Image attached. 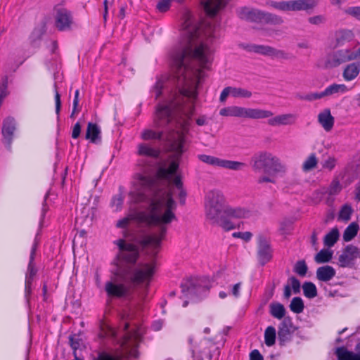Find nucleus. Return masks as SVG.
Segmentation results:
<instances>
[{
  "mask_svg": "<svg viewBox=\"0 0 360 360\" xmlns=\"http://www.w3.org/2000/svg\"><path fill=\"white\" fill-rule=\"evenodd\" d=\"M182 41L170 54L171 68L176 79L177 90L171 96L167 103H159L156 107L154 127L168 128L162 130L145 129L141 133L144 141L158 140L167 142L174 153V160L169 165L160 167L157 176L167 181L179 167V160L184 152L185 137L183 132L176 131L174 134H166L172 129L175 112L189 116L193 111L198 97V88L205 77L203 69H209L213 60V51L209 46L218 36L219 23L212 18L198 24L192 13L186 11L183 15Z\"/></svg>",
  "mask_w": 360,
  "mask_h": 360,
  "instance_id": "obj_1",
  "label": "nucleus"
},
{
  "mask_svg": "<svg viewBox=\"0 0 360 360\" xmlns=\"http://www.w3.org/2000/svg\"><path fill=\"white\" fill-rule=\"evenodd\" d=\"M176 203L169 192L155 193L146 210L139 212L134 219L148 226H158L156 233L137 237L135 241L143 248H148L150 255L155 257L158 254L162 240L165 238L167 225L176 219L174 211Z\"/></svg>",
  "mask_w": 360,
  "mask_h": 360,
  "instance_id": "obj_2",
  "label": "nucleus"
},
{
  "mask_svg": "<svg viewBox=\"0 0 360 360\" xmlns=\"http://www.w3.org/2000/svg\"><path fill=\"white\" fill-rule=\"evenodd\" d=\"M114 243L119 248V252L112 262L115 266L112 274L120 280H125L139 257V250L136 245L124 239H118Z\"/></svg>",
  "mask_w": 360,
  "mask_h": 360,
  "instance_id": "obj_3",
  "label": "nucleus"
},
{
  "mask_svg": "<svg viewBox=\"0 0 360 360\" xmlns=\"http://www.w3.org/2000/svg\"><path fill=\"white\" fill-rule=\"evenodd\" d=\"M225 198L219 191H210L205 196V207L207 219L218 224L224 231L236 229L235 224L222 212Z\"/></svg>",
  "mask_w": 360,
  "mask_h": 360,
  "instance_id": "obj_4",
  "label": "nucleus"
},
{
  "mask_svg": "<svg viewBox=\"0 0 360 360\" xmlns=\"http://www.w3.org/2000/svg\"><path fill=\"white\" fill-rule=\"evenodd\" d=\"M252 166L255 172H264L268 176H263L258 179L259 184L275 183L274 176L285 172V166L281 163L280 159L268 152H260L252 158Z\"/></svg>",
  "mask_w": 360,
  "mask_h": 360,
  "instance_id": "obj_5",
  "label": "nucleus"
},
{
  "mask_svg": "<svg viewBox=\"0 0 360 360\" xmlns=\"http://www.w3.org/2000/svg\"><path fill=\"white\" fill-rule=\"evenodd\" d=\"M154 188L155 181L152 176V167L147 164L140 167L134 174L129 196L134 202H144L148 195L154 192Z\"/></svg>",
  "mask_w": 360,
  "mask_h": 360,
  "instance_id": "obj_6",
  "label": "nucleus"
},
{
  "mask_svg": "<svg viewBox=\"0 0 360 360\" xmlns=\"http://www.w3.org/2000/svg\"><path fill=\"white\" fill-rule=\"evenodd\" d=\"M156 262L153 258L150 262H140L130 269L127 278L133 285H143L146 287L150 285L153 277L155 273Z\"/></svg>",
  "mask_w": 360,
  "mask_h": 360,
  "instance_id": "obj_7",
  "label": "nucleus"
},
{
  "mask_svg": "<svg viewBox=\"0 0 360 360\" xmlns=\"http://www.w3.org/2000/svg\"><path fill=\"white\" fill-rule=\"evenodd\" d=\"M219 115L224 117H237L250 119H264L273 115L269 110L259 108H248L240 106H229L221 108Z\"/></svg>",
  "mask_w": 360,
  "mask_h": 360,
  "instance_id": "obj_8",
  "label": "nucleus"
},
{
  "mask_svg": "<svg viewBox=\"0 0 360 360\" xmlns=\"http://www.w3.org/2000/svg\"><path fill=\"white\" fill-rule=\"evenodd\" d=\"M318 0H291L287 1H272L271 6L283 11H308L314 8Z\"/></svg>",
  "mask_w": 360,
  "mask_h": 360,
  "instance_id": "obj_9",
  "label": "nucleus"
},
{
  "mask_svg": "<svg viewBox=\"0 0 360 360\" xmlns=\"http://www.w3.org/2000/svg\"><path fill=\"white\" fill-rule=\"evenodd\" d=\"M349 89L344 84H332L328 86L323 91L311 93L303 96H297L300 100L312 101L328 96H338L349 91Z\"/></svg>",
  "mask_w": 360,
  "mask_h": 360,
  "instance_id": "obj_10",
  "label": "nucleus"
},
{
  "mask_svg": "<svg viewBox=\"0 0 360 360\" xmlns=\"http://www.w3.org/2000/svg\"><path fill=\"white\" fill-rule=\"evenodd\" d=\"M198 159L207 165L234 171L242 170L246 167V164L242 162L223 160L205 154L199 155Z\"/></svg>",
  "mask_w": 360,
  "mask_h": 360,
  "instance_id": "obj_11",
  "label": "nucleus"
},
{
  "mask_svg": "<svg viewBox=\"0 0 360 360\" xmlns=\"http://www.w3.org/2000/svg\"><path fill=\"white\" fill-rule=\"evenodd\" d=\"M55 13V25L59 31L70 29L73 22L71 12L62 5H56L53 8Z\"/></svg>",
  "mask_w": 360,
  "mask_h": 360,
  "instance_id": "obj_12",
  "label": "nucleus"
},
{
  "mask_svg": "<svg viewBox=\"0 0 360 360\" xmlns=\"http://www.w3.org/2000/svg\"><path fill=\"white\" fill-rule=\"evenodd\" d=\"M357 258H360V249L353 245H348L339 256L338 264L342 268H353Z\"/></svg>",
  "mask_w": 360,
  "mask_h": 360,
  "instance_id": "obj_13",
  "label": "nucleus"
},
{
  "mask_svg": "<svg viewBox=\"0 0 360 360\" xmlns=\"http://www.w3.org/2000/svg\"><path fill=\"white\" fill-rule=\"evenodd\" d=\"M353 60H355V56L353 54L352 50H339L328 55L325 62V66L330 68H335Z\"/></svg>",
  "mask_w": 360,
  "mask_h": 360,
  "instance_id": "obj_14",
  "label": "nucleus"
},
{
  "mask_svg": "<svg viewBox=\"0 0 360 360\" xmlns=\"http://www.w3.org/2000/svg\"><path fill=\"white\" fill-rule=\"evenodd\" d=\"M296 330L292 319L289 316L284 318L278 328V340L281 346H284L291 341L292 335Z\"/></svg>",
  "mask_w": 360,
  "mask_h": 360,
  "instance_id": "obj_15",
  "label": "nucleus"
},
{
  "mask_svg": "<svg viewBox=\"0 0 360 360\" xmlns=\"http://www.w3.org/2000/svg\"><path fill=\"white\" fill-rule=\"evenodd\" d=\"M273 257V250L268 240L264 236H258L257 258L259 264L264 266L269 262Z\"/></svg>",
  "mask_w": 360,
  "mask_h": 360,
  "instance_id": "obj_16",
  "label": "nucleus"
},
{
  "mask_svg": "<svg viewBox=\"0 0 360 360\" xmlns=\"http://www.w3.org/2000/svg\"><path fill=\"white\" fill-rule=\"evenodd\" d=\"M37 246V242H34V244L32 245L30 255V261H29V264H28V266H27V273L26 277H25V295H26V296H28L31 292V285H32V280L37 273V270L35 269L34 264Z\"/></svg>",
  "mask_w": 360,
  "mask_h": 360,
  "instance_id": "obj_17",
  "label": "nucleus"
},
{
  "mask_svg": "<svg viewBox=\"0 0 360 360\" xmlns=\"http://www.w3.org/2000/svg\"><path fill=\"white\" fill-rule=\"evenodd\" d=\"M105 290L109 297L121 298L129 294V288L124 283L107 281L105 284Z\"/></svg>",
  "mask_w": 360,
  "mask_h": 360,
  "instance_id": "obj_18",
  "label": "nucleus"
},
{
  "mask_svg": "<svg viewBox=\"0 0 360 360\" xmlns=\"http://www.w3.org/2000/svg\"><path fill=\"white\" fill-rule=\"evenodd\" d=\"M237 14L242 20L255 22H262L264 17L263 12L248 7L240 8L237 11Z\"/></svg>",
  "mask_w": 360,
  "mask_h": 360,
  "instance_id": "obj_19",
  "label": "nucleus"
},
{
  "mask_svg": "<svg viewBox=\"0 0 360 360\" xmlns=\"http://www.w3.org/2000/svg\"><path fill=\"white\" fill-rule=\"evenodd\" d=\"M229 0H205L202 1L207 17L214 18L217 12L223 8Z\"/></svg>",
  "mask_w": 360,
  "mask_h": 360,
  "instance_id": "obj_20",
  "label": "nucleus"
},
{
  "mask_svg": "<svg viewBox=\"0 0 360 360\" xmlns=\"http://www.w3.org/2000/svg\"><path fill=\"white\" fill-rule=\"evenodd\" d=\"M16 128L15 121L13 117H6L3 122L2 135L7 144L12 142L14 131Z\"/></svg>",
  "mask_w": 360,
  "mask_h": 360,
  "instance_id": "obj_21",
  "label": "nucleus"
},
{
  "mask_svg": "<svg viewBox=\"0 0 360 360\" xmlns=\"http://www.w3.org/2000/svg\"><path fill=\"white\" fill-rule=\"evenodd\" d=\"M223 210L224 214L231 219H246L250 216V211L241 207L226 206Z\"/></svg>",
  "mask_w": 360,
  "mask_h": 360,
  "instance_id": "obj_22",
  "label": "nucleus"
},
{
  "mask_svg": "<svg viewBox=\"0 0 360 360\" xmlns=\"http://www.w3.org/2000/svg\"><path fill=\"white\" fill-rule=\"evenodd\" d=\"M356 353L347 350L345 347H339L336 350L338 360H360V340L355 347Z\"/></svg>",
  "mask_w": 360,
  "mask_h": 360,
  "instance_id": "obj_23",
  "label": "nucleus"
},
{
  "mask_svg": "<svg viewBox=\"0 0 360 360\" xmlns=\"http://www.w3.org/2000/svg\"><path fill=\"white\" fill-rule=\"evenodd\" d=\"M318 122L326 131H330L333 129L335 119L332 116L329 108H326L319 112Z\"/></svg>",
  "mask_w": 360,
  "mask_h": 360,
  "instance_id": "obj_24",
  "label": "nucleus"
},
{
  "mask_svg": "<svg viewBox=\"0 0 360 360\" xmlns=\"http://www.w3.org/2000/svg\"><path fill=\"white\" fill-rule=\"evenodd\" d=\"M335 274L336 271L333 266L326 265L317 269L316 278L320 281L328 282L335 276Z\"/></svg>",
  "mask_w": 360,
  "mask_h": 360,
  "instance_id": "obj_25",
  "label": "nucleus"
},
{
  "mask_svg": "<svg viewBox=\"0 0 360 360\" xmlns=\"http://www.w3.org/2000/svg\"><path fill=\"white\" fill-rule=\"evenodd\" d=\"M360 72V63H352L347 65L343 71V78L345 81L354 79Z\"/></svg>",
  "mask_w": 360,
  "mask_h": 360,
  "instance_id": "obj_26",
  "label": "nucleus"
},
{
  "mask_svg": "<svg viewBox=\"0 0 360 360\" xmlns=\"http://www.w3.org/2000/svg\"><path fill=\"white\" fill-rule=\"evenodd\" d=\"M295 120V116L292 114H284L276 116L268 120V124L271 126L287 125L292 124Z\"/></svg>",
  "mask_w": 360,
  "mask_h": 360,
  "instance_id": "obj_27",
  "label": "nucleus"
},
{
  "mask_svg": "<svg viewBox=\"0 0 360 360\" xmlns=\"http://www.w3.org/2000/svg\"><path fill=\"white\" fill-rule=\"evenodd\" d=\"M245 49L249 52L268 56H270L271 51H273V47L266 45L248 44L245 46Z\"/></svg>",
  "mask_w": 360,
  "mask_h": 360,
  "instance_id": "obj_28",
  "label": "nucleus"
},
{
  "mask_svg": "<svg viewBox=\"0 0 360 360\" xmlns=\"http://www.w3.org/2000/svg\"><path fill=\"white\" fill-rule=\"evenodd\" d=\"M138 154L143 156L157 158L160 152L148 143H140L138 145Z\"/></svg>",
  "mask_w": 360,
  "mask_h": 360,
  "instance_id": "obj_29",
  "label": "nucleus"
},
{
  "mask_svg": "<svg viewBox=\"0 0 360 360\" xmlns=\"http://www.w3.org/2000/svg\"><path fill=\"white\" fill-rule=\"evenodd\" d=\"M124 200V191L122 186L119 187V193L115 195L111 200L110 205L113 208L114 211H120L122 208V205Z\"/></svg>",
  "mask_w": 360,
  "mask_h": 360,
  "instance_id": "obj_30",
  "label": "nucleus"
},
{
  "mask_svg": "<svg viewBox=\"0 0 360 360\" xmlns=\"http://www.w3.org/2000/svg\"><path fill=\"white\" fill-rule=\"evenodd\" d=\"M101 131L98 125L95 123L89 122L86 128L85 138L92 143H95L99 138Z\"/></svg>",
  "mask_w": 360,
  "mask_h": 360,
  "instance_id": "obj_31",
  "label": "nucleus"
},
{
  "mask_svg": "<svg viewBox=\"0 0 360 360\" xmlns=\"http://www.w3.org/2000/svg\"><path fill=\"white\" fill-rule=\"evenodd\" d=\"M269 312L270 314L277 319H283L285 314V309L284 306L279 302H273L269 305Z\"/></svg>",
  "mask_w": 360,
  "mask_h": 360,
  "instance_id": "obj_32",
  "label": "nucleus"
},
{
  "mask_svg": "<svg viewBox=\"0 0 360 360\" xmlns=\"http://www.w3.org/2000/svg\"><path fill=\"white\" fill-rule=\"evenodd\" d=\"M340 237L339 230L337 227L333 228L324 237L323 243L328 248L333 247Z\"/></svg>",
  "mask_w": 360,
  "mask_h": 360,
  "instance_id": "obj_33",
  "label": "nucleus"
},
{
  "mask_svg": "<svg viewBox=\"0 0 360 360\" xmlns=\"http://www.w3.org/2000/svg\"><path fill=\"white\" fill-rule=\"evenodd\" d=\"M353 38L354 33L349 30H340L335 33V39L339 45H342L345 42L350 41Z\"/></svg>",
  "mask_w": 360,
  "mask_h": 360,
  "instance_id": "obj_34",
  "label": "nucleus"
},
{
  "mask_svg": "<svg viewBox=\"0 0 360 360\" xmlns=\"http://www.w3.org/2000/svg\"><path fill=\"white\" fill-rule=\"evenodd\" d=\"M359 226L357 223H351L345 230L343 239L346 242L352 240L358 233Z\"/></svg>",
  "mask_w": 360,
  "mask_h": 360,
  "instance_id": "obj_35",
  "label": "nucleus"
},
{
  "mask_svg": "<svg viewBox=\"0 0 360 360\" xmlns=\"http://www.w3.org/2000/svg\"><path fill=\"white\" fill-rule=\"evenodd\" d=\"M302 290L304 295L309 299L314 298L318 294L316 286L311 281H305L302 284Z\"/></svg>",
  "mask_w": 360,
  "mask_h": 360,
  "instance_id": "obj_36",
  "label": "nucleus"
},
{
  "mask_svg": "<svg viewBox=\"0 0 360 360\" xmlns=\"http://www.w3.org/2000/svg\"><path fill=\"white\" fill-rule=\"evenodd\" d=\"M276 331L274 326H268L264 331V342L266 346L271 347L276 342Z\"/></svg>",
  "mask_w": 360,
  "mask_h": 360,
  "instance_id": "obj_37",
  "label": "nucleus"
},
{
  "mask_svg": "<svg viewBox=\"0 0 360 360\" xmlns=\"http://www.w3.org/2000/svg\"><path fill=\"white\" fill-rule=\"evenodd\" d=\"M353 210L350 205L345 204L342 205L340 210L338 219V221H348L351 219V216L352 214Z\"/></svg>",
  "mask_w": 360,
  "mask_h": 360,
  "instance_id": "obj_38",
  "label": "nucleus"
},
{
  "mask_svg": "<svg viewBox=\"0 0 360 360\" xmlns=\"http://www.w3.org/2000/svg\"><path fill=\"white\" fill-rule=\"evenodd\" d=\"M165 87V80L162 77L158 78L155 84L150 90L151 94L154 96L156 100L162 95Z\"/></svg>",
  "mask_w": 360,
  "mask_h": 360,
  "instance_id": "obj_39",
  "label": "nucleus"
},
{
  "mask_svg": "<svg viewBox=\"0 0 360 360\" xmlns=\"http://www.w3.org/2000/svg\"><path fill=\"white\" fill-rule=\"evenodd\" d=\"M318 164V159L315 153H311L302 164V170L308 172L314 169Z\"/></svg>",
  "mask_w": 360,
  "mask_h": 360,
  "instance_id": "obj_40",
  "label": "nucleus"
},
{
  "mask_svg": "<svg viewBox=\"0 0 360 360\" xmlns=\"http://www.w3.org/2000/svg\"><path fill=\"white\" fill-rule=\"evenodd\" d=\"M289 307L290 310L295 314L302 313L304 308L303 300L300 297H293Z\"/></svg>",
  "mask_w": 360,
  "mask_h": 360,
  "instance_id": "obj_41",
  "label": "nucleus"
},
{
  "mask_svg": "<svg viewBox=\"0 0 360 360\" xmlns=\"http://www.w3.org/2000/svg\"><path fill=\"white\" fill-rule=\"evenodd\" d=\"M333 252L328 250H321L315 256V261L318 264L326 263L332 259Z\"/></svg>",
  "mask_w": 360,
  "mask_h": 360,
  "instance_id": "obj_42",
  "label": "nucleus"
},
{
  "mask_svg": "<svg viewBox=\"0 0 360 360\" xmlns=\"http://www.w3.org/2000/svg\"><path fill=\"white\" fill-rule=\"evenodd\" d=\"M231 96L234 98H250L252 96V92L243 89L231 86Z\"/></svg>",
  "mask_w": 360,
  "mask_h": 360,
  "instance_id": "obj_43",
  "label": "nucleus"
},
{
  "mask_svg": "<svg viewBox=\"0 0 360 360\" xmlns=\"http://www.w3.org/2000/svg\"><path fill=\"white\" fill-rule=\"evenodd\" d=\"M173 184L175 185L176 188L179 191V195L180 201L182 204H184L185 202L186 193L183 189V183L181 181V177L179 176H176L173 180Z\"/></svg>",
  "mask_w": 360,
  "mask_h": 360,
  "instance_id": "obj_44",
  "label": "nucleus"
},
{
  "mask_svg": "<svg viewBox=\"0 0 360 360\" xmlns=\"http://www.w3.org/2000/svg\"><path fill=\"white\" fill-rule=\"evenodd\" d=\"M308 267L304 260L296 262L294 266V271L300 276L304 277L307 273Z\"/></svg>",
  "mask_w": 360,
  "mask_h": 360,
  "instance_id": "obj_45",
  "label": "nucleus"
},
{
  "mask_svg": "<svg viewBox=\"0 0 360 360\" xmlns=\"http://www.w3.org/2000/svg\"><path fill=\"white\" fill-rule=\"evenodd\" d=\"M181 288L182 289V292L186 295L196 294L198 291L194 286L192 285V283L190 281H185L183 282L181 285Z\"/></svg>",
  "mask_w": 360,
  "mask_h": 360,
  "instance_id": "obj_46",
  "label": "nucleus"
},
{
  "mask_svg": "<svg viewBox=\"0 0 360 360\" xmlns=\"http://www.w3.org/2000/svg\"><path fill=\"white\" fill-rule=\"evenodd\" d=\"M264 18L262 20H265L267 22H270L274 25H281L283 20L281 17L271 13H264Z\"/></svg>",
  "mask_w": 360,
  "mask_h": 360,
  "instance_id": "obj_47",
  "label": "nucleus"
},
{
  "mask_svg": "<svg viewBox=\"0 0 360 360\" xmlns=\"http://www.w3.org/2000/svg\"><path fill=\"white\" fill-rule=\"evenodd\" d=\"M342 189V186L338 181L333 180L329 188H328V194L330 195H336L340 192Z\"/></svg>",
  "mask_w": 360,
  "mask_h": 360,
  "instance_id": "obj_48",
  "label": "nucleus"
},
{
  "mask_svg": "<svg viewBox=\"0 0 360 360\" xmlns=\"http://www.w3.org/2000/svg\"><path fill=\"white\" fill-rule=\"evenodd\" d=\"M232 236L236 238H240L245 242H248L251 240L252 233L250 231L234 232L232 233Z\"/></svg>",
  "mask_w": 360,
  "mask_h": 360,
  "instance_id": "obj_49",
  "label": "nucleus"
},
{
  "mask_svg": "<svg viewBox=\"0 0 360 360\" xmlns=\"http://www.w3.org/2000/svg\"><path fill=\"white\" fill-rule=\"evenodd\" d=\"M337 163V160L334 157H329L323 162V167L330 171L333 170Z\"/></svg>",
  "mask_w": 360,
  "mask_h": 360,
  "instance_id": "obj_50",
  "label": "nucleus"
},
{
  "mask_svg": "<svg viewBox=\"0 0 360 360\" xmlns=\"http://www.w3.org/2000/svg\"><path fill=\"white\" fill-rule=\"evenodd\" d=\"M170 3L171 1H169V0H161L157 4V9L162 13L166 12L170 8Z\"/></svg>",
  "mask_w": 360,
  "mask_h": 360,
  "instance_id": "obj_51",
  "label": "nucleus"
},
{
  "mask_svg": "<svg viewBox=\"0 0 360 360\" xmlns=\"http://www.w3.org/2000/svg\"><path fill=\"white\" fill-rule=\"evenodd\" d=\"M270 56L276 58H280V59H288V54L282 51V50H278L273 47V51H271Z\"/></svg>",
  "mask_w": 360,
  "mask_h": 360,
  "instance_id": "obj_52",
  "label": "nucleus"
},
{
  "mask_svg": "<svg viewBox=\"0 0 360 360\" xmlns=\"http://www.w3.org/2000/svg\"><path fill=\"white\" fill-rule=\"evenodd\" d=\"M346 13L354 16L356 19L360 20V7L359 6H352L349 7L346 11Z\"/></svg>",
  "mask_w": 360,
  "mask_h": 360,
  "instance_id": "obj_53",
  "label": "nucleus"
},
{
  "mask_svg": "<svg viewBox=\"0 0 360 360\" xmlns=\"http://www.w3.org/2000/svg\"><path fill=\"white\" fill-rule=\"evenodd\" d=\"M54 89H55V103H56V112L57 115H59L60 110V106H61V101H60V95L58 93L57 85L54 84Z\"/></svg>",
  "mask_w": 360,
  "mask_h": 360,
  "instance_id": "obj_54",
  "label": "nucleus"
},
{
  "mask_svg": "<svg viewBox=\"0 0 360 360\" xmlns=\"http://www.w3.org/2000/svg\"><path fill=\"white\" fill-rule=\"evenodd\" d=\"M290 285L294 293L297 294L300 290V282L295 277L292 276L290 278Z\"/></svg>",
  "mask_w": 360,
  "mask_h": 360,
  "instance_id": "obj_55",
  "label": "nucleus"
},
{
  "mask_svg": "<svg viewBox=\"0 0 360 360\" xmlns=\"http://www.w3.org/2000/svg\"><path fill=\"white\" fill-rule=\"evenodd\" d=\"M81 129H82V127L79 122H77V123L75 124V125L72 127V139H76L79 136L80 133H81Z\"/></svg>",
  "mask_w": 360,
  "mask_h": 360,
  "instance_id": "obj_56",
  "label": "nucleus"
},
{
  "mask_svg": "<svg viewBox=\"0 0 360 360\" xmlns=\"http://www.w3.org/2000/svg\"><path fill=\"white\" fill-rule=\"evenodd\" d=\"M130 219L129 217H124L117 221L116 226L117 228L125 229L128 226Z\"/></svg>",
  "mask_w": 360,
  "mask_h": 360,
  "instance_id": "obj_57",
  "label": "nucleus"
},
{
  "mask_svg": "<svg viewBox=\"0 0 360 360\" xmlns=\"http://www.w3.org/2000/svg\"><path fill=\"white\" fill-rule=\"evenodd\" d=\"M229 95L231 96V86L226 87L223 89L219 97L220 101L224 102L226 100Z\"/></svg>",
  "mask_w": 360,
  "mask_h": 360,
  "instance_id": "obj_58",
  "label": "nucleus"
},
{
  "mask_svg": "<svg viewBox=\"0 0 360 360\" xmlns=\"http://www.w3.org/2000/svg\"><path fill=\"white\" fill-rule=\"evenodd\" d=\"M250 360H264V358L257 349H254L250 354Z\"/></svg>",
  "mask_w": 360,
  "mask_h": 360,
  "instance_id": "obj_59",
  "label": "nucleus"
},
{
  "mask_svg": "<svg viewBox=\"0 0 360 360\" xmlns=\"http://www.w3.org/2000/svg\"><path fill=\"white\" fill-rule=\"evenodd\" d=\"M323 18L321 15H316L309 18V22L311 24L319 25L323 22Z\"/></svg>",
  "mask_w": 360,
  "mask_h": 360,
  "instance_id": "obj_60",
  "label": "nucleus"
},
{
  "mask_svg": "<svg viewBox=\"0 0 360 360\" xmlns=\"http://www.w3.org/2000/svg\"><path fill=\"white\" fill-rule=\"evenodd\" d=\"M240 285H241V283H236L235 285H233V286L232 288V290H231L232 295L236 297H238L240 295Z\"/></svg>",
  "mask_w": 360,
  "mask_h": 360,
  "instance_id": "obj_61",
  "label": "nucleus"
},
{
  "mask_svg": "<svg viewBox=\"0 0 360 360\" xmlns=\"http://www.w3.org/2000/svg\"><path fill=\"white\" fill-rule=\"evenodd\" d=\"M354 198L358 201L360 200V181L355 185Z\"/></svg>",
  "mask_w": 360,
  "mask_h": 360,
  "instance_id": "obj_62",
  "label": "nucleus"
},
{
  "mask_svg": "<svg viewBox=\"0 0 360 360\" xmlns=\"http://www.w3.org/2000/svg\"><path fill=\"white\" fill-rule=\"evenodd\" d=\"M79 90L77 89L75 91V96H74L73 104H72L73 105H75V107L79 105Z\"/></svg>",
  "mask_w": 360,
  "mask_h": 360,
  "instance_id": "obj_63",
  "label": "nucleus"
},
{
  "mask_svg": "<svg viewBox=\"0 0 360 360\" xmlns=\"http://www.w3.org/2000/svg\"><path fill=\"white\" fill-rule=\"evenodd\" d=\"M99 360H117V359L110 354H104L100 357Z\"/></svg>",
  "mask_w": 360,
  "mask_h": 360,
  "instance_id": "obj_64",
  "label": "nucleus"
}]
</instances>
